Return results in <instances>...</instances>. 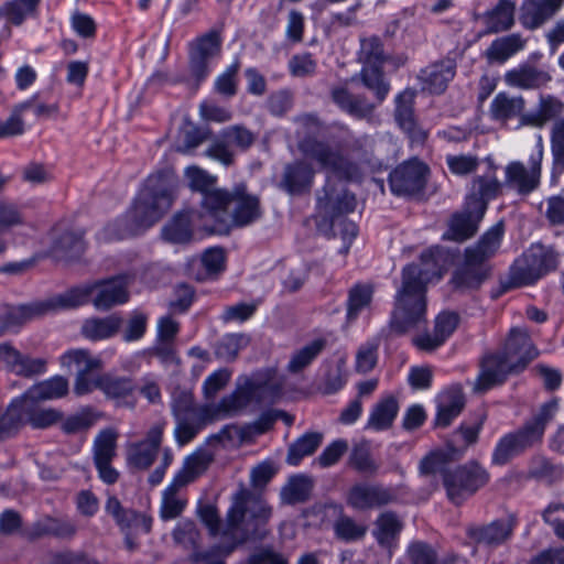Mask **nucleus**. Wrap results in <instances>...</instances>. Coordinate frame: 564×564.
Segmentation results:
<instances>
[{"label":"nucleus","instance_id":"f257e3e1","mask_svg":"<svg viewBox=\"0 0 564 564\" xmlns=\"http://www.w3.org/2000/svg\"><path fill=\"white\" fill-rule=\"evenodd\" d=\"M445 263L444 251L432 247L422 252L419 263H411L403 269L390 322L393 332L403 334L426 323V285L442 278Z\"/></svg>","mask_w":564,"mask_h":564},{"label":"nucleus","instance_id":"f03ea898","mask_svg":"<svg viewBox=\"0 0 564 564\" xmlns=\"http://www.w3.org/2000/svg\"><path fill=\"white\" fill-rule=\"evenodd\" d=\"M270 516L271 509L260 498L241 488L234 496L221 531L230 543L195 551L189 555V561L193 564H226V558L238 545L250 539L263 538L262 527Z\"/></svg>","mask_w":564,"mask_h":564},{"label":"nucleus","instance_id":"7ed1b4c3","mask_svg":"<svg viewBox=\"0 0 564 564\" xmlns=\"http://www.w3.org/2000/svg\"><path fill=\"white\" fill-rule=\"evenodd\" d=\"M302 152L315 161L322 170L328 173L324 186V195L318 197V205L330 215L351 213L356 208V197L346 191L340 183L334 184L333 178L339 181H359L361 177L360 167L344 158L339 150L332 148L328 143L306 140L301 144Z\"/></svg>","mask_w":564,"mask_h":564},{"label":"nucleus","instance_id":"20e7f679","mask_svg":"<svg viewBox=\"0 0 564 564\" xmlns=\"http://www.w3.org/2000/svg\"><path fill=\"white\" fill-rule=\"evenodd\" d=\"M205 223L209 234H227L231 227H246L258 221L263 209L258 195L248 191L245 184H237L231 191L214 189L203 200Z\"/></svg>","mask_w":564,"mask_h":564},{"label":"nucleus","instance_id":"39448f33","mask_svg":"<svg viewBox=\"0 0 564 564\" xmlns=\"http://www.w3.org/2000/svg\"><path fill=\"white\" fill-rule=\"evenodd\" d=\"M538 355L539 351L533 345L528 330L521 327H512L502 351L484 358L480 372L474 384V391L484 393L501 384L508 373L523 369Z\"/></svg>","mask_w":564,"mask_h":564},{"label":"nucleus","instance_id":"423d86ee","mask_svg":"<svg viewBox=\"0 0 564 564\" xmlns=\"http://www.w3.org/2000/svg\"><path fill=\"white\" fill-rule=\"evenodd\" d=\"M174 197L175 183L170 175L150 176L126 218L119 221L124 224V229L113 238L123 239L154 225L171 208Z\"/></svg>","mask_w":564,"mask_h":564},{"label":"nucleus","instance_id":"0eeeda50","mask_svg":"<svg viewBox=\"0 0 564 564\" xmlns=\"http://www.w3.org/2000/svg\"><path fill=\"white\" fill-rule=\"evenodd\" d=\"M129 278L119 275L68 290L36 305V313L76 308L91 303L97 311H109L129 300Z\"/></svg>","mask_w":564,"mask_h":564},{"label":"nucleus","instance_id":"6e6552de","mask_svg":"<svg viewBox=\"0 0 564 564\" xmlns=\"http://www.w3.org/2000/svg\"><path fill=\"white\" fill-rule=\"evenodd\" d=\"M452 451L437 449L425 456L420 464L422 475L442 474L447 498L454 505H462L489 481V474L479 464L470 462L454 469L446 465Z\"/></svg>","mask_w":564,"mask_h":564},{"label":"nucleus","instance_id":"1a4fd4ad","mask_svg":"<svg viewBox=\"0 0 564 564\" xmlns=\"http://www.w3.org/2000/svg\"><path fill=\"white\" fill-rule=\"evenodd\" d=\"M265 386L250 378H239L236 390L218 403L196 406L191 392H180L173 397L172 411L175 419L195 417L200 422L218 420L236 413L260 397Z\"/></svg>","mask_w":564,"mask_h":564},{"label":"nucleus","instance_id":"9d476101","mask_svg":"<svg viewBox=\"0 0 564 564\" xmlns=\"http://www.w3.org/2000/svg\"><path fill=\"white\" fill-rule=\"evenodd\" d=\"M502 235L503 225L498 223L481 237L475 247L466 250L465 262L453 278L457 288L475 289L481 284L488 275L486 261L499 249Z\"/></svg>","mask_w":564,"mask_h":564},{"label":"nucleus","instance_id":"9b49d317","mask_svg":"<svg viewBox=\"0 0 564 564\" xmlns=\"http://www.w3.org/2000/svg\"><path fill=\"white\" fill-rule=\"evenodd\" d=\"M543 155V138L539 134L535 145L529 155L528 165H524L521 161H512L506 165L505 185L521 195L535 191L541 182Z\"/></svg>","mask_w":564,"mask_h":564},{"label":"nucleus","instance_id":"f8f14e48","mask_svg":"<svg viewBox=\"0 0 564 564\" xmlns=\"http://www.w3.org/2000/svg\"><path fill=\"white\" fill-rule=\"evenodd\" d=\"M557 256L551 248L532 245L511 268L510 279L516 285H528L556 269Z\"/></svg>","mask_w":564,"mask_h":564},{"label":"nucleus","instance_id":"ddd939ff","mask_svg":"<svg viewBox=\"0 0 564 564\" xmlns=\"http://www.w3.org/2000/svg\"><path fill=\"white\" fill-rule=\"evenodd\" d=\"M166 422L154 423L142 441L130 442L126 448V459L129 467L145 470L154 463L163 441Z\"/></svg>","mask_w":564,"mask_h":564},{"label":"nucleus","instance_id":"4468645a","mask_svg":"<svg viewBox=\"0 0 564 564\" xmlns=\"http://www.w3.org/2000/svg\"><path fill=\"white\" fill-rule=\"evenodd\" d=\"M206 216V210L202 205V210H186L177 214L162 231L163 238L173 243H185L191 241L193 230H204L209 234V229L205 226V223L210 219Z\"/></svg>","mask_w":564,"mask_h":564},{"label":"nucleus","instance_id":"2eb2a0df","mask_svg":"<svg viewBox=\"0 0 564 564\" xmlns=\"http://www.w3.org/2000/svg\"><path fill=\"white\" fill-rule=\"evenodd\" d=\"M427 166L417 160L409 161L390 174V187L397 195L409 196L421 192L425 185Z\"/></svg>","mask_w":564,"mask_h":564},{"label":"nucleus","instance_id":"dca6fc26","mask_svg":"<svg viewBox=\"0 0 564 564\" xmlns=\"http://www.w3.org/2000/svg\"><path fill=\"white\" fill-rule=\"evenodd\" d=\"M117 406L134 409L137 386L131 377L101 373L100 390Z\"/></svg>","mask_w":564,"mask_h":564},{"label":"nucleus","instance_id":"f3484780","mask_svg":"<svg viewBox=\"0 0 564 564\" xmlns=\"http://www.w3.org/2000/svg\"><path fill=\"white\" fill-rule=\"evenodd\" d=\"M45 361L22 355L10 344H0V369L21 377H32L45 371Z\"/></svg>","mask_w":564,"mask_h":564},{"label":"nucleus","instance_id":"a211bd4d","mask_svg":"<svg viewBox=\"0 0 564 564\" xmlns=\"http://www.w3.org/2000/svg\"><path fill=\"white\" fill-rule=\"evenodd\" d=\"M501 187L495 169H489L484 175L474 177L470 193L466 197L467 206H474L476 215H484L488 200L496 198Z\"/></svg>","mask_w":564,"mask_h":564},{"label":"nucleus","instance_id":"6ab92c4d","mask_svg":"<svg viewBox=\"0 0 564 564\" xmlns=\"http://www.w3.org/2000/svg\"><path fill=\"white\" fill-rule=\"evenodd\" d=\"M394 495L389 488L379 485L356 484L347 495V502L355 509L378 508L393 501Z\"/></svg>","mask_w":564,"mask_h":564},{"label":"nucleus","instance_id":"aec40b11","mask_svg":"<svg viewBox=\"0 0 564 564\" xmlns=\"http://www.w3.org/2000/svg\"><path fill=\"white\" fill-rule=\"evenodd\" d=\"M415 93L405 89L395 98V120L399 127L409 135L413 142L423 143L427 138V132L420 128L414 118L413 104Z\"/></svg>","mask_w":564,"mask_h":564},{"label":"nucleus","instance_id":"412c9836","mask_svg":"<svg viewBox=\"0 0 564 564\" xmlns=\"http://www.w3.org/2000/svg\"><path fill=\"white\" fill-rule=\"evenodd\" d=\"M516 3L511 0H499L494 7L482 13L475 14V20L480 21L485 33L494 34L510 30L514 24Z\"/></svg>","mask_w":564,"mask_h":564},{"label":"nucleus","instance_id":"4be33fe9","mask_svg":"<svg viewBox=\"0 0 564 564\" xmlns=\"http://www.w3.org/2000/svg\"><path fill=\"white\" fill-rule=\"evenodd\" d=\"M214 457L215 453L209 448L198 447L183 459L173 479L184 487L188 486L207 471Z\"/></svg>","mask_w":564,"mask_h":564},{"label":"nucleus","instance_id":"5701e85b","mask_svg":"<svg viewBox=\"0 0 564 564\" xmlns=\"http://www.w3.org/2000/svg\"><path fill=\"white\" fill-rule=\"evenodd\" d=\"M458 315L442 312L435 319L433 334H424L413 338V344L421 350H433L443 345L458 325Z\"/></svg>","mask_w":564,"mask_h":564},{"label":"nucleus","instance_id":"b1692460","mask_svg":"<svg viewBox=\"0 0 564 564\" xmlns=\"http://www.w3.org/2000/svg\"><path fill=\"white\" fill-rule=\"evenodd\" d=\"M564 4V0H524L520 21L527 29L534 30L551 19Z\"/></svg>","mask_w":564,"mask_h":564},{"label":"nucleus","instance_id":"393cba45","mask_svg":"<svg viewBox=\"0 0 564 564\" xmlns=\"http://www.w3.org/2000/svg\"><path fill=\"white\" fill-rule=\"evenodd\" d=\"M503 79L510 87L520 89H538L545 86L551 80V75L542 68L524 63L508 70L505 74Z\"/></svg>","mask_w":564,"mask_h":564},{"label":"nucleus","instance_id":"a878e982","mask_svg":"<svg viewBox=\"0 0 564 564\" xmlns=\"http://www.w3.org/2000/svg\"><path fill=\"white\" fill-rule=\"evenodd\" d=\"M455 73L456 65L451 59L430 65L421 70L420 79L422 82V88L432 94H441L454 78Z\"/></svg>","mask_w":564,"mask_h":564},{"label":"nucleus","instance_id":"bb28decb","mask_svg":"<svg viewBox=\"0 0 564 564\" xmlns=\"http://www.w3.org/2000/svg\"><path fill=\"white\" fill-rule=\"evenodd\" d=\"M525 108V100L522 96H511L508 93H499L495 96L489 106L490 117L495 121L506 123L508 120L519 118V127L521 126V116Z\"/></svg>","mask_w":564,"mask_h":564},{"label":"nucleus","instance_id":"cd10ccee","mask_svg":"<svg viewBox=\"0 0 564 564\" xmlns=\"http://www.w3.org/2000/svg\"><path fill=\"white\" fill-rule=\"evenodd\" d=\"M314 171L305 162H294L284 169L281 186L291 195L308 191L313 184Z\"/></svg>","mask_w":564,"mask_h":564},{"label":"nucleus","instance_id":"c85d7f7f","mask_svg":"<svg viewBox=\"0 0 564 564\" xmlns=\"http://www.w3.org/2000/svg\"><path fill=\"white\" fill-rule=\"evenodd\" d=\"M122 325V318L118 315L106 317H90L82 324V335L91 341L105 340L113 337Z\"/></svg>","mask_w":564,"mask_h":564},{"label":"nucleus","instance_id":"c756f323","mask_svg":"<svg viewBox=\"0 0 564 564\" xmlns=\"http://www.w3.org/2000/svg\"><path fill=\"white\" fill-rule=\"evenodd\" d=\"M512 528L509 522L494 521L488 525L467 529V535L476 543L495 546L503 543L511 535Z\"/></svg>","mask_w":564,"mask_h":564},{"label":"nucleus","instance_id":"7c9ffc66","mask_svg":"<svg viewBox=\"0 0 564 564\" xmlns=\"http://www.w3.org/2000/svg\"><path fill=\"white\" fill-rule=\"evenodd\" d=\"M563 110L562 102L553 96H542L535 110L521 116V126L541 128Z\"/></svg>","mask_w":564,"mask_h":564},{"label":"nucleus","instance_id":"2f4dec72","mask_svg":"<svg viewBox=\"0 0 564 564\" xmlns=\"http://www.w3.org/2000/svg\"><path fill=\"white\" fill-rule=\"evenodd\" d=\"M482 216L484 215H476L474 206H467L466 202L465 212L453 217L449 230L445 236L457 241H463L471 237L476 232L477 225Z\"/></svg>","mask_w":564,"mask_h":564},{"label":"nucleus","instance_id":"473e14b6","mask_svg":"<svg viewBox=\"0 0 564 564\" xmlns=\"http://www.w3.org/2000/svg\"><path fill=\"white\" fill-rule=\"evenodd\" d=\"M61 365L64 368H74L76 373H86L99 371L102 369V361L99 357L94 356L89 350L77 348L64 352L61 358Z\"/></svg>","mask_w":564,"mask_h":564},{"label":"nucleus","instance_id":"72a5a7b5","mask_svg":"<svg viewBox=\"0 0 564 564\" xmlns=\"http://www.w3.org/2000/svg\"><path fill=\"white\" fill-rule=\"evenodd\" d=\"M68 381L62 376H55L31 387L25 395L30 401L53 400L66 395Z\"/></svg>","mask_w":564,"mask_h":564},{"label":"nucleus","instance_id":"f704fd0d","mask_svg":"<svg viewBox=\"0 0 564 564\" xmlns=\"http://www.w3.org/2000/svg\"><path fill=\"white\" fill-rule=\"evenodd\" d=\"M183 488L184 486L172 479L163 490L160 506V517L162 520L175 519L183 512L186 506V500L181 495Z\"/></svg>","mask_w":564,"mask_h":564},{"label":"nucleus","instance_id":"c9c22d12","mask_svg":"<svg viewBox=\"0 0 564 564\" xmlns=\"http://www.w3.org/2000/svg\"><path fill=\"white\" fill-rule=\"evenodd\" d=\"M399 411V405L393 397H388L378 402L368 419L367 427L373 431H383L389 429Z\"/></svg>","mask_w":564,"mask_h":564},{"label":"nucleus","instance_id":"e433bc0d","mask_svg":"<svg viewBox=\"0 0 564 564\" xmlns=\"http://www.w3.org/2000/svg\"><path fill=\"white\" fill-rule=\"evenodd\" d=\"M523 47V39L519 34H510L492 41L486 51V57L490 62L503 63Z\"/></svg>","mask_w":564,"mask_h":564},{"label":"nucleus","instance_id":"4c0bfd02","mask_svg":"<svg viewBox=\"0 0 564 564\" xmlns=\"http://www.w3.org/2000/svg\"><path fill=\"white\" fill-rule=\"evenodd\" d=\"M29 398L25 393L14 399L8 406L4 414L0 416V435L4 437L14 432L21 424L26 422Z\"/></svg>","mask_w":564,"mask_h":564},{"label":"nucleus","instance_id":"58836bf2","mask_svg":"<svg viewBox=\"0 0 564 564\" xmlns=\"http://www.w3.org/2000/svg\"><path fill=\"white\" fill-rule=\"evenodd\" d=\"M332 98L340 109L356 118H365L373 110L372 105L362 98L352 96L345 87L333 88Z\"/></svg>","mask_w":564,"mask_h":564},{"label":"nucleus","instance_id":"ea45409f","mask_svg":"<svg viewBox=\"0 0 564 564\" xmlns=\"http://www.w3.org/2000/svg\"><path fill=\"white\" fill-rule=\"evenodd\" d=\"M326 347V340L316 338L300 349L295 350L286 366L291 373H299L307 368Z\"/></svg>","mask_w":564,"mask_h":564},{"label":"nucleus","instance_id":"a19ab883","mask_svg":"<svg viewBox=\"0 0 564 564\" xmlns=\"http://www.w3.org/2000/svg\"><path fill=\"white\" fill-rule=\"evenodd\" d=\"M464 408V397L459 390L453 389L445 391L440 397L436 424L447 426L462 412Z\"/></svg>","mask_w":564,"mask_h":564},{"label":"nucleus","instance_id":"79ce46f5","mask_svg":"<svg viewBox=\"0 0 564 564\" xmlns=\"http://www.w3.org/2000/svg\"><path fill=\"white\" fill-rule=\"evenodd\" d=\"M347 357L338 356L336 359L326 364L327 370L323 379V392L332 394L340 389L347 382Z\"/></svg>","mask_w":564,"mask_h":564},{"label":"nucleus","instance_id":"37998d69","mask_svg":"<svg viewBox=\"0 0 564 564\" xmlns=\"http://www.w3.org/2000/svg\"><path fill=\"white\" fill-rule=\"evenodd\" d=\"M348 463L356 471L367 476L376 475L380 467L366 442L358 443L352 447Z\"/></svg>","mask_w":564,"mask_h":564},{"label":"nucleus","instance_id":"c03bdc74","mask_svg":"<svg viewBox=\"0 0 564 564\" xmlns=\"http://www.w3.org/2000/svg\"><path fill=\"white\" fill-rule=\"evenodd\" d=\"M323 435L312 432L305 433L290 445L286 462L292 466H296L305 456L312 455L321 445Z\"/></svg>","mask_w":564,"mask_h":564},{"label":"nucleus","instance_id":"a18cd8bd","mask_svg":"<svg viewBox=\"0 0 564 564\" xmlns=\"http://www.w3.org/2000/svg\"><path fill=\"white\" fill-rule=\"evenodd\" d=\"M552 177L564 172V119H557L551 129Z\"/></svg>","mask_w":564,"mask_h":564},{"label":"nucleus","instance_id":"49530a36","mask_svg":"<svg viewBox=\"0 0 564 564\" xmlns=\"http://www.w3.org/2000/svg\"><path fill=\"white\" fill-rule=\"evenodd\" d=\"M373 286L369 283H359L349 290L347 302V318L354 321L360 312L371 303Z\"/></svg>","mask_w":564,"mask_h":564},{"label":"nucleus","instance_id":"de8ad7c7","mask_svg":"<svg viewBox=\"0 0 564 564\" xmlns=\"http://www.w3.org/2000/svg\"><path fill=\"white\" fill-rule=\"evenodd\" d=\"M118 432L112 429L101 430L94 441V462H111L116 456Z\"/></svg>","mask_w":564,"mask_h":564},{"label":"nucleus","instance_id":"09e8293b","mask_svg":"<svg viewBox=\"0 0 564 564\" xmlns=\"http://www.w3.org/2000/svg\"><path fill=\"white\" fill-rule=\"evenodd\" d=\"M523 452L525 451L518 442L517 437L512 432H509L497 442L491 455V462L495 465L502 466Z\"/></svg>","mask_w":564,"mask_h":564},{"label":"nucleus","instance_id":"8fccbe9b","mask_svg":"<svg viewBox=\"0 0 564 564\" xmlns=\"http://www.w3.org/2000/svg\"><path fill=\"white\" fill-rule=\"evenodd\" d=\"M39 3L40 0H11L0 8V15L19 25L35 12Z\"/></svg>","mask_w":564,"mask_h":564},{"label":"nucleus","instance_id":"3c124183","mask_svg":"<svg viewBox=\"0 0 564 564\" xmlns=\"http://www.w3.org/2000/svg\"><path fill=\"white\" fill-rule=\"evenodd\" d=\"M28 401L26 422L34 429H47L62 420V413L52 408L35 406Z\"/></svg>","mask_w":564,"mask_h":564},{"label":"nucleus","instance_id":"603ef678","mask_svg":"<svg viewBox=\"0 0 564 564\" xmlns=\"http://www.w3.org/2000/svg\"><path fill=\"white\" fill-rule=\"evenodd\" d=\"M402 523L392 512L380 514L376 521L375 536L382 545H388L400 533Z\"/></svg>","mask_w":564,"mask_h":564},{"label":"nucleus","instance_id":"864d4df0","mask_svg":"<svg viewBox=\"0 0 564 564\" xmlns=\"http://www.w3.org/2000/svg\"><path fill=\"white\" fill-rule=\"evenodd\" d=\"M248 344L249 338L246 335L228 334L218 341L215 352L219 359L231 361Z\"/></svg>","mask_w":564,"mask_h":564},{"label":"nucleus","instance_id":"5fc2aeb1","mask_svg":"<svg viewBox=\"0 0 564 564\" xmlns=\"http://www.w3.org/2000/svg\"><path fill=\"white\" fill-rule=\"evenodd\" d=\"M381 65H365L360 76L364 85L375 91L379 101H382L389 93V85L384 82Z\"/></svg>","mask_w":564,"mask_h":564},{"label":"nucleus","instance_id":"6e6d98bb","mask_svg":"<svg viewBox=\"0 0 564 564\" xmlns=\"http://www.w3.org/2000/svg\"><path fill=\"white\" fill-rule=\"evenodd\" d=\"M312 490V481L305 476L292 477L282 490V497L288 503L305 501Z\"/></svg>","mask_w":564,"mask_h":564},{"label":"nucleus","instance_id":"4d7b16f0","mask_svg":"<svg viewBox=\"0 0 564 564\" xmlns=\"http://www.w3.org/2000/svg\"><path fill=\"white\" fill-rule=\"evenodd\" d=\"M240 68L238 61L230 64L215 80L214 88L219 95L230 98L237 94V75Z\"/></svg>","mask_w":564,"mask_h":564},{"label":"nucleus","instance_id":"13d9d810","mask_svg":"<svg viewBox=\"0 0 564 564\" xmlns=\"http://www.w3.org/2000/svg\"><path fill=\"white\" fill-rule=\"evenodd\" d=\"M100 414L93 409H84L63 422V431L72 434L90 429L99 420Z\"/></svg>","mask_w":564,"mask_h":564},{"label":"nucleus","instance_id":"bf43d9fd","mask_svg":"<svg viewBox=\"0 0 564 564\" xmlns=\"http://www.w3.org/2000/svg\"><path fill=\"white\" fill-rule=\"evenodd\" d=\"M28 104H19L6 120H0V139L21 135L24 130L23 113Z\"/></svg>","mask_w":564,"mask_h":564},{"label":"nucleus","instance_id":"052dcab7","mask_svg":"<svg viewBox=\"0 0 564 564\" xmlns=\"http://www.w3.org/2000/svg\"><path fill=\"white\" fill-rule=\"evenodd\" d=\"M378 360V344L375 341H367L362 344L356 354L355 368L357 372L367 373L371 371Z\"/></svg>","mask_w":564,"mask_h":564},{"label":"nucleus","instance_id":"680f3d73","mask_svg":"<svg viewBox=\"0 0 564 564\" xmlns=\"http://www.w3.org/2000/svg\"><path fill=\"white\" fill-rule=\"evenodd\" d=\"M231 372L221 368L210 373L203 383V393L206 400H214L230 381Z\"/></svg>","mask_w":564,"mask_h":564},{"label":"nucleus","instance_id":"e2e57ef3","mask_svg":"<svg viewBox=\"0 0 564 564\" xmlns=\"http://www.w3.org/2000/svg\"><path fill=\"white\" fill-rule=\"evenodd\" d=\"M147 325L148 316L140 311H133L123 328L122 339L127 343L139 340L144 335Z\"/></svg>","mask_w":564,"mask_h":564},{"label":"nucleus","instance_id":"0e129e2a","mask_svg":"<svg viewBox=\"0 0 564 564\" xmlns=\"http://www.w3.org/2000/svg\"><path fill=\"white\" fill-rule=\"evenodd\" d=\"M223 139L241 150L248 149L256 140L254 134L242 126H231L221 131Z\"/></svg>","mask_w":564,"mask_h":564},{"label":"nucleus","instance_id":"69168bd1","mask_svg":"<svg viewBox=\"0 0 564 564\" xmlns=\"http://www.w3.org/2000/svg\"><path fill=\"white\" fill-rule=\"evenodd\" d=\"M446 163L453 174L464 176L477 170L479 160L470 154L447 155Z\"/></svg>","mask_w":564,"mask_h":564},{"label":"nucleus","instance_id":"338daca9","mask_svg":"<svg viewBox=\"0 0 564 564\" xmlns=\"http://www.w3.org/2000/svg\"><path fill=\"white\" fill-rule=\"evenodd\" d=\"M408 555L411 564H451L437 562L434 550L422 542H414L409 546Z\"/></svg>","mask_w":564,"mask_h":564},{"label":"nucleus","instance_id":"774afa93","mask_svg":"<svg viewBox=\"0 0 564 564\" xmlns=\"http://www.w3.org/2000/svg\"><path fill=\"white\" fill-rule=\"evenodd\" d=\"M247 564H288V558L273 547L262 546L250 554Z\"/></svg>","mask_w":564,"mask_h":564}]
</instances>
